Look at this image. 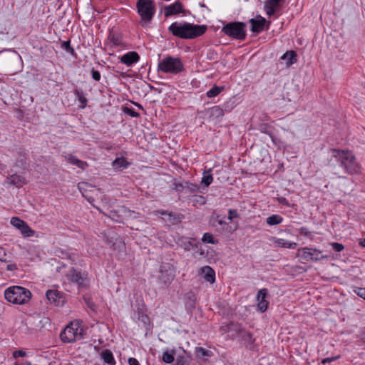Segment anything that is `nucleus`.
<instances>
[{
    "label": "nucleus",
    "mask_w": 365,
    "mask_h": 365,
    "mask_svg": "<svg viewBox=\"0 0 365 365\" xmlns=\"http://www.w3.org/2000/svg\"><path fill=\"white\" fill-rule=\"evenodd\" d=\"M83 185H84V183H79V184H78V187H79V189H80V190L81 189V186H82Z\"/></svg>",
    "instance_id": "64"
},
{
    "label": "nucleus",
    "mask_w": 365,
    "mask_h": 365,
    "mask_svg": "<svg viewBox=\"0 0 365 365\" xmlns=\"http://www.w3.org/2000/svg\"><path fill=\"white\" fill-rule=\"evenodd\" d=\"M195 354L197 358H210L213 356V352L202 347H197Z\"/></svg>",
    "instance_id": "26"
},
{
    "label": "nucleus",
    "mask_w": 365,
    "mask_h": 365,
    "mask_svg": "<svg viewBox=\"0 0 365 365\" xmlns=\"http://www.w3.org/2000/svg\"><path fill=\"white\" fill-rule=\"evenodd\" d=\"M182 6L180 1H176L174 4L165 6L164 9L165 16H170L175 15L182 12Z\"/></svg>",
    "instance_id": "18"
},
{
    "label": "nucleus",
    "mask_w": 365,
    "mask_h": 365,
    "mask_svg": "<svg viewBox=\"0 0 365 365\" xmlns=\"http://www.w3.org/2000/svg\"><path fill=\"white\" fill-rule=\"evenodd\" d=\"M245 27L246 24L243 22H230L222 27V31L233 38L244 40L246 37Z\"/></svg>",
    "instance_id": "8"
},
{
    "label": "nucleus",
    "mask_w": 365,
    "mask_h": 365,
    "mask_svg": "<svg viewBox=\"0 0 365 365\" xmlns=\"http://www.w3.org/2000/svg\"><path fill=\"white\" fill-rule=\"evenodd\" d=\"M361 245L365 247V238L361 242Z\"/></svg>",
    "instance_id": "61"
},
{
    "label": "nucleus",
    "mask_w": 365,
    "mask_h": 365,
    "mask_svg": "<svg viewBox=\"0 0 365 365\" xmlns=\"http://www.w3.org/2000/svg\"><path fill=\"white\" fill-rule=\"evenodd\" d=\"M74 93L76 96V98H78V100L80 101V103L82 104V108H85L86 104H87V99L85 97L84 94L83 93V92L78 89H76L74 91Z\"/></svg>",
    "instance_id": "34"
},
{
    "label": "nucleus",
    "mask_w": 365,
    "mask_h": 365,
    "mask_svg": "<svg viewBox=\"0 0 365 365\" xmlns=\"http://www.w3.org/2000/svg\"><path fill=\"white\" fill-rule=\"evenodd\" d=\"M283 218L279 215H272L266 219V222L270 226L277 225L282 223Z\"/></svg>",
    "instance_id": "29"
},
{
    "label": "nucleus",
    "mask_w": 365,
    "mask_h": 365,
    "mask_svg": "<svg viewBox=\"0 0 365 365\" xmlns=\"http://www.w3.org/2000/svg\"><path fill=\"white\" fill-rule=\"evenodd\" d=\"M206 113L209 116L210 118H212L213 120L214 119L218 120L224 115L225 110L223 108H222L219 106H215L208 108L206 110Z\"/></svg>",
    "instance_id": "19"
},
{
    "label": "nucleus",
    "mask_w": 365,
    "mask_h": 365,
    "mask_svg": "<svg viewBox=\"0 0 365 365\" xmlns=\"http://www.w3.org/2000/svg\"><path fill=\"white\" fill-rule=\"evenodd\" d=\"M123 110L125 114L131 117L138 118L140 116V114L138 112L135 111V110L133 108L123 107Z\"/></svg>",
    "instance_id": "38"
},
{
    "label": "nucleus",
    "mask_w": 365,
    "mask_h": 365,
    "mask_svg": "<svg viewBox=\"0 0 365 365\" xmlns=\"http://www.w3.org/2000/svg\"><path fill=\"white\" fill-rule=\"evenodd\" d=\"M174 354H175V351L174 350L166 351L163 354L162 360L165 363L171 364L175 360Z\"/></svg>",
    "instance_id": "31"
},
{
    "label": "nucleus",
    "mask_w": 365,
    "mask_h": 365,
    "mask_svg": "<svg viewBox=\"0 0 365 365\" xmlns=\"http://www.w3.org/2000/svg\"><path fill=\"white\" fill-rule=\"evenodd\" d=\"M202 241L205 243H210L212 245H216L218 243V240L215 239L213 235L209 232H205L203 235Z\"/></svg>",
    "instance_id": "33"
},
{
    "label": "nucleus",
    "mask_w": 365,
    "mask_h": 365,
    "mask_svg": "<svg viewBox=\"0 0 365 365\" xmlns=\"http://www.w3.org/2000/svg\"><path fill=\"white\" fill-rule=\"evenodd\" d=\"M108 39L115 46L120 45V39L114 34H110Z\"/></svg>",
    "instance_id": "42"
},
{
    "label": "nucleus",
    "mask_w": 365,
    "mask_h": 365,
    "mask_svg": "<svg viewBox=\"0 0 365 365\" xmlns=\"http://www.w3.org/2000/svg\"><path fill=\"white\" fill-rule=\"evenodd\" d=\"M264 133L267 134V135H269L272 138H273V136H272V134L271 132L267 131V130H264Z\"/></svg>",
    "instance_id": "59"
},
{
    "label": "nucleus",
    "mask_w": 365,
    "mask_h": 365,
    "mask_svg": "<svg viewBox=\"0 0 365 365\" xmlns=\"http://www.w3.org/2000/svg\"><path fill=\"white\" fill-rule=\"evenodd\" d=\"M190 361L187 357L185 356H179L177 358L175 365H189Z\"/></svg>",
    "instance_id": "40"
},
{
    "label": "nucleus",
    "mask_w": 365,
    "mask_h": 365,
    "mask_svg": "<svg viewBox=\"0 0 365 365\" xmlns=\"http://www.w3.org/2000/svg\"><path fill=\"white\" fill-rule=\"evenodd\" d=\"M66 265L63 262H59V266L56 267V272H61V270L65 268Z\"/></svg>",
    "instance_id": "55"
},
{
    "label": "nucleus",
    "mask_w": 365,
    "mask_h": 365,
    "mask_svg": "<svg viewBox=\"0 0 365 365\" xmlns=\"http://www.w3.org/2000/svg\"><path fill=\"white\" fill-rule=\"evenodd\" d=\"M140 60V56L135 51H129L120 57V62L128 66H132Z\"/></svg>",
    "instance_id": "17"
},
{
    "label": "nucleus",
    "mask_w": 365,
    "mask_h": 365,
    "mask_svg": "<svg viewBox=\"0 0 365 365\" xmlns=\"http://www.w3.org/2000/svg\"><path fill=\"white\" fill-rule=\"evenodd\" d=\"M133 318L135 321L141 322L145 327H148L150 325V318L144 312L143 304L138 306L137 309L134 312Z\"/></svg>",
    "instance_id": "16"
},
{
    "label": "nucleus",
    "mask_w": 365,
    "mask_h": 365,
    "mask_svg": "<svg viewBox=\"0 0 365 365\" xmlns=\"http://www.w3.org/2000/svg\"><path fill=\"white\" fill-rule=\"evenodd\" d=\"M168 31L174 36L182 39H193L203 35L207 31V26L198 25L186 21L173 22Z\"/></svg>",
    "instance_id": "2"
},
{
    "label": "nucleus",
    "mask_w": 365,
    "mask_h": 365,
    "mask_svg": "<svg viewBox=\"0 0 365 365\" xmlns=\"http://www.w3.org/2000/svg\"><path fill=\"white\" fill-rule=\"evenodd\" d=\"M62 258H68V259H70L71 261V264H73L75 261V259L73 258V256L68 252H62Z\"/></svg>",
    "instance_id": "51"
},
{
    "label": "nucleus",
    "mask_w": 365,
    "mask_h": 365,
    "mask_svg": "<svg viewBox=\"0 0 365 365\" xmlns=\"http://www.w3.org/2000/svg\"><path fill=\"white\" fill-rule=\"evenodd\" d=\"M281 59L286 61V65L289 67L297 62V53L294 51H288L282 55Z\"/></svg>",
    "instance_id": "22"
},
{
    "label": "nucleus",
    "mask_w": 365,
    "mask_h": 365,
    "mask_svg": "<svg viewBox=\"0 0 365 365\" xmlns=\"http://www.w3.org/2000/svg\"><path fill=\"white\" fill-rule=\"evenodd\" d=\"M175 277V267L168 262H162L159 268L158 280L163 284H169Z\"/></svg>",
    "instance_id": "10"
},
{
    "label": "nucleus",
    "mask_w": 365,
    "mask_h": 365,
    "mask_svg": "<svg viewBox=\"0 0 365 365\" xmlns=\"http://www.w3.org/2000/svg\"><path fill=\"white\" fill-rule=\"evenodd\" d=\"M135 106H137L140 109H143V106L140 104H139V103H135Z\"/></svg>",
    "instance_id": "62"
},
{
    "label": "nucleus",
    "mask_w": 365,
    "mask_h": 365,
    "mask_svg": "<svg viewBox=\"0 0 365 365\" xmlns=\"http://www.w3.org/2000/svg\"><path fill=\"white\" fill-rule=\"evenodd\" d=\"M61 47L72 55L75 54L73 48L71 46L70 41H63Z\"/></svg>",
    "instance_id": "39"
},
{
    "label": "nucleus",
    "mask_w": 365,
    "mask_h": 365,
    "mask_svg": "<svg viewBox=\"0 0 365 365\" xmlns=\"http://www.w3.org/2000/svg\"><path fill=\"white\" fill-rule=\"evenodd\" d=\"M84 331L78 322H70L61 332L60 338L64 343H73L83 338Z\"/></svg>",
    "instance_id": "5"
},
{
    "label": "nucleus",
    "mask_w": 365,
    "mask_h": 365,
    "mask_svg": "<svg viewBox=\"0 0 365 365\" xmlns=\"http://www.w3.org/2000/svg\"><path fill=\"white\" fill-rule=\"evenodd\" d=\"M115 169L126 168L128 166V163L124 158H117L112 163Z\"/></svg>",
    "instance_id": "30"
},
{
    "label": "nucleus",
    "mask_w": 365,
    "mask_h": 365,
    "mask_svg": "<svg viewBox=\"0 0 365 365\" xmlns=\"http://www.w3.org/2000/svg\"><path fill=\"white\" fill-rule=\"evenodd\" d=\"M101 357L105 363L110 365H115L116 363L112 351L109 349L103 350L101 353Z\"/></svg>",
    "instance_id": "24"
},
{
    "label": "nucleus",
    "mask_w": 365,
    "mask_h": 365,
    "mask_svg": "<svg viewBox=\"0 0 365 365\" xmlns=\"http://www.w3.org/2000/svg\"><path fill=\"white\" fill-rule=\"evenodd\" d=\"M64 158L68 163L73 165H76L78 168L83 170H84L88 166L86 161L81 160L71 154H68L65 155Z\"/></svg>",
    "instance_id": "20"
},
{
    "label": "nucleus",
    "mask_w": 365,
    "mask_h": 365,
    "mask_svg": "<svg viewBox=\"0 0 365 365\" xmlns=\"http://www.w3.org/2000/svg\"><path fill=\"white\" fill-rule=\"evenodd\" d=\"M211 171L212 170L209 169L203 172V176L201 182L205 187H208L212 182L213 178Z\"/></svg>",
    "instance_id": "28"
},
{
    "label": "nucleus",
    "mask_w": 365,
    "mask_h": 365,
    "mask_svg": "<svg viewBox=\"0 0 365 365\" xmlns=\"http://www.w3.org/2000/svg\"><path fill=\"white\" fill-rule=\"evenodd\" d=\"M185 192L190 193H194L198 191L199 187L195 184H192L188 182H185Z\"/></svg>",
    "instance_id": "37"
},
{
    "label": "nucleus",
    "mask_w": 365,
    "mask_h": 365,
    "mask_svg": "<svg viewBox=\"0 0 365 365\" xmlns=\"http://www.w3.org/2000/svg\"><path fill=\"white\" fill-rule=\"evenodd\" d=\"M279 202L281 203V204H283V205H288V201L284 198V197H281L279 199Z\"/></svg>",
    "instance_id": "56"
},
{
    "label": "nucleus",
    "mask_w": 365,
    "mask_h": 365,
    "mask_svg": "<svg viewBox=\"0 0 365 365\" xmlns=\"http://www.w3.org/2000/svg\"><path fill=\"white\" fill-rule=\"evenodd\" d=\"M195 197L196 201L197 202H200V204H205V199L204 197L200 196V195L195 196Z\"/></svg>",
    "instance_id": "54"
},
{
    "label": "nucleus",
    "mask_w": 365,
    "mask_h": 365,
    "mask_svg": "<svg viewBox=\"0 0 365 365\" xmlns=\"http://www.w3.org/2000/svg\"><path fill=\"white\" fill-rule=\"evenodd\" d=\"M299 233L301 235H303L304 237H312V232L308 230V229L305 227H302L299 230Z\"/></svg>",
    "instance_id": "45"
},
{
    "label": "nucleus",
    "mask_w": 365,
    "mask_h": 365,
    "mask_svg": "<svg viewBox=\"0 0 365 365\" xmlns=\"http://www.w3.org/2000/svg\"><path fill=\"white\" fill-rule=\"evenodd\" d=\"M274 243L277 246L289 249H294L297 247L296 242H288L284 239L274 238Z\"/></svg>",
    "instance_id": "25"
},
{
    "label": "nucleus",
    "mask_w": 365,
    "mask_h": 365,
    "mask_svg": "<svg viewBox=\"0 0 365 365\" xmlns=\"http://www.w3.org/2000/svg\"><path fill=\"white\" fill-rule=\"evenodd\" d=\"M240 336L242 340L247 346H251L253 344L255 339L253 338L252 334L247 331H242L240 333Z\"/></svg>",
    "instance_id": "27"
},
{
    "label": "nucleus",
    "mask_w": 365,
    "mask_h": 365,
    "mask_svg": "<svg viewBox=\"0 0 365 365\" xmlns=\"http://www.w3.org/2000/svg\"><path fill=\"white\" fill-rule=\"evenodd\" d=\"M298 255L306 261H319L328 258L327 255H322V251L308 247L299 249Z\"/></svg>",
    "instance_id": "11"
},
{
    "label": "nucleus",
    "mask_w": 365,
    "mask_h": 365,
    "mask_svg": "<svg viewBox=\"0 0 365 365\" xmlns=\"http://www.w3.org/2000/svg\"><path fill=\"white\" fill-rule=\"evenodd\" d=\"M353 292L361 298L365 300V288L354 287Z\"/></svg>",
    "instance_id": "41"
},
{
    "label": "nucleus",
    "mask_w": 365,
    "mask_h": 365,
    "mask_svg": "<svg viewBox=\"0 0 365 365\" xmlns=\"http://www.w3.org/2000/svg\"><path fill=\"white\" fill-rule=\"evenodd\" d=\"M23 365H31V364L29 361H25Z\"/></svg>",
    "instance_id": "63"
},
{
    "label": "nucleus",
    "mask_w": 365,
    "mask_h": 365,
    "mask_svg": "<svg viewBox=\"0 0 365 365\" xmlns=\"http://www.w3.org/2000/svg\"><path fill=\"white\" fill-rule=\"evenodd\" d=\"M217 223L220 225H227V224L226 223V222L225 220H223L222 219H217Z\"/></svg>",
    "instance_id": "57"
},
{
    "label": "nucleus",
    "mask_w": 365,
    "mask_h": 365,
    "mask_svg": "<svg viewBox=\"0 0 365 365\" xmlns=\"http://www.w3.org/2000/svg\"><path fill=\"white\" fill-rule=\"evenodd\" d=\"M238 213L236 210L230 209L228 211V220L232 221L234 218L238 217Z\"/></svg>",
    "instance_id": "46"
},
{
    "label": "nucleus",
    "mask_w": 365,
    "mask_h": 365,
    "mask_svg": "<svg viewBox=\"0 0 365 365\" xmlns=\"http://www.w3.org/2000/svg\"><path fill=\"white\" fill-rule=\"evenodd\" d=\"M20 231L25 237H31L34 235V231L28 225L26 222L20 229Z\"/></svg>",
    "instance_id": "35"
},
{
    "label": "nucleus",
    "mask_w": 365,
    "mask_h": 365,
    "mask_svg": "<svg viewBox=\"0 0 365 365\" xmlns=\"http://www.w3.org/2000/svg\"><path fill=\"white\" fill-rule=\"evenodd\" d=\"M224 90L223 86H213L211 89H210L207 92V96L208 98H213L217 96L218 94H220L222 91Z\"/></svg>",
    "instance_id": "32"
},
{
    "label": "nucleus",
    "mask_w": 365,
    "mask_h": 365,
    "mask_svg": "<svg viewBox=\"0 0 365 365\" xmlns=\"http://www.w3.org/2000/svg\"><path fill=\"white\" fill-rule=\"evenodd\" d=\"M361 339L365 343V331L361 335Z\"/></svg>",
    "instance_id": "60"
},
{
    "label": "nucleus",
    "mask_w": 365,
    "mask_h": 365,
    "mask_svg": "<svg viewBox=\"0 0 365 365\" xmlns=\"http://www.w3.org/2000/svg\"><path fill=\"white\" fill-rule=\"evenodd\" d=\"M46 297L51 304L57 307L63 306L66 302L65 294L57 289L47 290Z\"/></svg>",
    "instance_id": "12"
},
{
    "label": "nucleus",
    "mask_w": 365,
    "mask_h": 365,
    "mask_svg": "<svg viewBox=\"0 0 365 365\" xmlns=\"http://www.w3.org/2000/svg\"><path fill=\"white\" fill-rule=\"evenodd\" d=\"M19 155H20V158H20V162L22 164H24L25 163V159H26V158H25L26 153L23 150H19Z\"/></svg>",
    "instance_id": "53"
},
{
    "label": "nucleus",
    "mask_w": 365,
    "mask_h": 365,
    "mask_svg": "<svg viewBox=\"0 0 365 365\" xmlns=\"http://www.w3.org/2000/svg\"><path fill=\"white\" fill-rule=\"evenodd\" d=\"M267 295V289L263 288L259 290L256 297L257 301V309L262 313L264 312L268 308L269 302L266 300Z\"/></svg>",
    "instance_id": "15"
},
{
    "label": "nucleus",
    "mask_w": 365,
    "mask_h": 365,
    "mask_svg": "<svg viewBox=\"0 0 365 365\" xmlns=\"http://www.w3.org/2000/svg\"><path fill=\"white\" fill-rule=\"evenodd\" d=\"M339 357H340L339 356H334V357H327V358L324 359L322 361V363L325 364L327 363H329V362L334 361L338 359Z\"/></svg>",
    "instance_id": "50"
},
{
    "label": "nucleus",
    "mask_w": 365,
    "mask_h": 365,
    "mask_svg": "<svg viewBox=\"0 0 365 365\" xmlns=\"http://www.w3.org/2000/svg\"><path fill=\"white\" fill-rule=\"evenodd\" d=\"M250 24H251V31L255 34H259L264 29H268L269 21H267L266 19L261 16H257L256 18L250 19Z\"/></svg>",
    "instance_id": "13"
},
{
    "label": "nucleus",
    "mask_w": 365,
    "mask_h": 365,
    "mask_svg": "<svg viewBox=\"0 0 365 365\" xmlns=\"http://www.w3.org/2000/svg\"><path fill=\"white\" fill-rule=\"evenodd\" d=\"M185 182H175L174 183V186H175V190L176 191H178V192H180V191H185Z\"/></svg>",
    "instance_id": "47"
},
{
    "label": "nucleus",
    "mask_w": 365,
    "mask_h": 365,
    "mask_svg": "<svg viewBox=\"0 0 365 365\" xmlns=\"http://www.w3.org/2000/svg\"><path fill=\"white\" fill-rule=\"evenodd\" d=\"M129 365H140L139 361L135 358H130L128 359Z\"/></svg>",
    "instance_id": "52"
},
{
    "label": "nucleus",
    "mask_w": 365,
    "mask_h": 365,
    "mask_svg": "<svg viewBox=\"0 0 365 365\" xmlns=\"http://www.w3.org/2000/svg\"><path fill=\"white\" fill-rule=\"evenodd\" d=\"M330 245L333 248V250L337 252H340L344 249V246L342 244L338 242H331Z\"/></svg>",
    "instance_id": "43"
},
{
    "label": "nucleus",
    "mask_w": 365,
    "mask_h": 365,
    "mask_svg": "<svg viewBox=\"0 0 365 365\" xmlns=\"http://www.w3.org/2000/svg\"><path fill=\"white\" fill-rule=\"evenodd\" d=\"M26 355V353L23 350H17L13 352V357L16 359L18 357H24Z\"/></svg>",
    "instance_id": "48"
},
{
    "label": "nucleus",
    "mask_w": 365,
    "mask_h": 365,
    "mask_svg": "<svg viewBox=\"0 0 365 365\" xmlns=\"http://www.w3.org/2000/svg\"><path fill=\"white\" fill-rule=\"evenodd\" d=\"M4 66L11 74L20 72L23 68V61L17 52H12L6 55L3 60Z\"/></svg>",
    "instance_id": "9"
},
{
    "label": "nucleus",
    "mask_w": 365,
    "mask_h": 365,
    "mask_svg": "<svg viewBox=\"0 0 365 365\" xmlns=\"http://www.w3.org/2000/svg\"><path fill=\"white\" fill-rule=\"evenodd\" d=\"M201 272L203 274V278L210 283H214L215 281V272L210 266H205L201 268Z\"/></svg>",
    "instance_id": "21"
},
{
    "label": "nucleus",
    "mask_w": 365,
    "mask_h": 365,
    "mask_svg": "<svg viewBox=\"0 0 365 365\" xmlns=\"http://www.w3.org/2000/svg\"><path fill=\"white\" fill-rule=\"evenodd\" d=\"M4 297L10 303L24 304L30 300L31 293L28 289L23 287L13 286L5 290Z\"/></svg>",
    "instance_id": "3"
},
{
    "label": "nucleus",
    "mask_w": 365,
    "mask_h": 365,
    "mask_svg": "<svg viewBox=\"0 0 365 365\" xmlns=\"http://www.w3.org/2000/svg\"><path fill=\"white\" fill-rule=\"evenodd\" d=\"M8 180L11 184L16 187H22L26 183V180L24 177L16 174L11 175L9 178H8Z\"/></svg>",
    "instance_id": "23"
},
{
    "label": "nucleus",
    "mask_w": 365,
    "mask_h": 365,
    "mask_svg": "<svg viewBox=\"0 0 365 365\" xmlns=\"http://www.w3.org/2000/svg\"><path fill=\"white\" fill-rule=\"evenodd\" d=\"M65 277L68 282L75 284L78 291L86 290L89 287L87 272H82L79 269L71 267L66 273Z\"/></svg>",
    "instance_id": "6"
},
{
    "label": "nucleus",
    "mask_w": 365,
    "mask_h": 365,
    "mask_svg": "<svg viewBox=\"0 0 365 365\" xmlns=\"http://www.w3.org/2000/svg\"><path fill=\"white\" fill-rule=\"evenodd\" d=\"M138 12L143 21V26H145L152 20L155 9L153 0H138L137 2Z\"/></svg>",
    "instance_id": "7"
},
{
    "label": "nucleus",
    "mask_w": 365,
    "mask_h": 365,
    "mask_svg": "<svg viewBox=\"0 0 365 365\" xmlns=\"http://www.w3.org/2000/svg\"><path fill=\"white\" fill-rule=\"evenodd\" d=\"M10 222L14 227H15L16 228H17L18 230H20V229L22 227V226L24 225V223L26 222L21 220L20 218H19L17 217H13L11 219Z\"/></svg>",
    "instance_id": "36"
},
{
    "label": "nucleus",
    "mask_w": 365,
    "mask_h": 365,
    "mask_svg": "<svg viewBox=\"0 0 365 365\" xmlns=\"http://www.w3.org/2000/svg\"><path fill=\"white\" fill-rule=\"evenodd\" d=\"M185 70L184 64L178 57L166 56L158 62V71L164 73L178 74Z\"/></svg>",
    "instance_id": "4"
},
{
    "label": "nucleus",
    "mask_w": 365,
    "mask_h": 365,
    "mask_svg": "<svg viewBox=\"0 0 365 365\" xmlns=\"http://www.w3.org/2000/svg\"><path fill=\"white\" fill-rule=\"evenodd\" d=\"M328 167L331 171L341 177V173L348 175H359L361 167L353 153L348 150L332 149Z\"/></svg>",
    "instance_id": "1"
},
{
    "label": "nucleus",
    "mask_w": 365,
    "mask_h": 365,
    "mask_svg": "<svg viewBox=\"0 0 365 365\" xmlns=\"http://www.w3.org/2000/svg\"><path fill=\"white\" fill-rule=\"evenodd\" d=\"M92 78L96 81H99L101 80V73L98 71L94 69L93 68L91 71Z\"/></svg>",
    "instance_id": "44"
},
{
    "label": "nucleus",
    "mask_w": 365,
    "mask_h": 365,
    "mask_svg": "<svg viewBox=\"0 0 365 365\" xmlns=\"http://www.w3.org/2000/svg\"><path fill=\"white\" fill-rule=\"evenodd\" d=\"M284 1L285 0H266L264 6L266 14L269 16L274 15L275 12L280 9Z\"/></svg>",
    "instance_id": "14"
},
{
    "label": "nucleus",
    "mask_w": 365,
    "mask_h": 365,
    "mask_svg": "<svg viewBox=\"0 0 365 365\" xmlns=\"http://www.w3.org/2000/svg\"><path fill=\"white\" fill-rule=\"evenodd\" d=\"M6 253L4 248L0 247V261L6 262Z\"/></svg>",
    "instance_id": "49"
},
{
    "label": "nucleus",
    "mask_w": 365,
    "mask_h": 365,
    "mask_svg": "<svg viewBox=\"0 0 365 365\" xmlns=\"http://www.w3.org/2000/svg\"><path fill=\"white\" fill-rule=\"evenodd\" d=\"M14 269H16V264H8V265H7V269H8V270L12 271V270H14Z\"/></svg>",
    "instance_id": "58"
}]
</instances>
